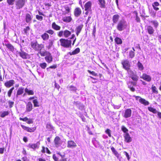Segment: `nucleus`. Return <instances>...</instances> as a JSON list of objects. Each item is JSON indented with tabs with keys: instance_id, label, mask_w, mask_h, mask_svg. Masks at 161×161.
Masks as SVG:
<instances>
[{
	"instance_id": "nucleus-1",
	"label": "nucleus",
	"mask_w": 161,
	"mask_h": 161,
	"mask_svg": "<svg viewBox=\"0 0 161 161\" xmlns=\"http://www.w3.org/2000/svg\"><path fill=\"white\" fill-rule=\"evenodd\" d=\"M59 41L60 45L62 47L66 48L71 47L72 43L71 40L62 38L59 40Z\"/></svg>"
},
{
	"instance_id": "nucleus-2",
	"label": "nucleus",
	"mask_w": 161,
	"mask_h": 161,
	"mask_svg": "<svg viewBox=\"0 0 161 161\" xmlns=\"http://www.w3.org/2000/svg\"><path fill=\"white\" fill-rule=\"evenodd\" d=\"M31 45L32 48L35 51L41 50L44 46L42 44H38L37 41L31 42Z\"/></svg>"
},
{
	"instance_id": "nucleus-3",
	"label": "nucleus",
	"mask_w": 161,
	"mask_h": 161,
	"mask_svg": "<svg viewBox=\"0 0 161 161\" xmlns=\"http://www.w3.org/2000/svg\"><path fill=\"white\" fill-rule=\"evenodd\" d=\"M121 64L123 66V68L128 71L130 69V64L129 60L127 59L123 60L121 62Z\"/></svg>"
},
{
	"instance_id": "nucleus-4",
	"label": "nucleus",
	"mask_w": 161,
	"mask_h": 161,
	"mask_svg": "<svg viewBox=\"0 0 161 161\" xmlns=\"http://www.w3.org/2000/svg\"><path fill=\"white\" fill-rule=\"evenodd\" d=\"M127 26V23L125 20H122L119 22L117 28L119 30H122L125 29Z\"/></svg>"
},
{
	"instance_id": "nucleus-5",
	"label": "nucleus",
	"mask_w": 161,
	"mask_h": 161,
	"mask_svg": "<svg viewBox=\"0 0 161 161\" xmlns=\"http://www.w3.org/2000/svg\"><path fill=\"white\" fill-rule=\"evenodd\" d=\"M25 0H16L15 7L17 9H20L23 7L25 3Z\"/></svg>"
},
{
	"instance_id": "nucleus-6",
	"label": "nucleus",
	"mask_w": 161,
	"mask_h": 161,
	"mask_svg": "<svg viewBox=\"0 0 161 161\" xmlns=\"http://www.w3.org/2000/svg\"><path fill=\"white\" fill-rule=\"evenodd\" d=\"M21 126L24 130L28 132H34L36 129V126L33 127H28L25 126L23 125H21Z\"/></svg>"
},
{
	"instance_id": "nucleus-7",
	"label": "nucleus",
	"mask_w": 161,
	"mask_h": 161,
	"mask_svg": "<svg viewBox=\"0 0 161 161\" xmlns=\"http://www.w3.org/2000/svg\"><path fill=\"white\" fill-rule=\"evenodd\" d=\"M128 87L130 90L132 92H134L135 91V88L133 87V86H136V83L134 81H129L127 83Z\"/></svg>"
},
{
	"instance_id": "nucleus-8",
	"label": "nucleus",
	"mask_w": 161,
	"mask_h": 161,
	"mask_svg": "<svg viewBox=\"0 0 161 161\" xmlns=\"http://www.w3.org/2000/svg\"><path fill=\"white\" fill-rule=\"evenodd\" d=\"M140 78L148 82L151 81L152 80L151 77L146 73L142 74V76H140Z\"/></svg>"
},
{
	"instance_id": "nucleus-9",
	"label": "nucleus",
	"mask_w": 161,
	"mask_h": 161,
	"mask_svg": "<svg viewBox=\"0 0 161 161\" xmlns=\"http://www.w3.org/2000/svg\"><path fill=\"white\" fill-rule=\"evenodd\" d=\"M54 142L55 146L57 147H59L61 144L60 138L58 136L55 137Z\"/></svg>"
},
{
	"instance_id": "nucleus-10",
	"label": "nucleus",
	"mask_w": 161,
	"mask_h": 161,
	"mask_svg": "<svg viewBox=\"0 0 161 161\" xmlns=\"http://www.w3.org/2000/svg\"><path fill=\"white\" fill-rule=\"evenodd\" d=\"M40 144L39 142H37L36 143L30 144H29L28 147L34 150H35L36 149L39 148Z\"/></svg>"
},
{
	"instance_id": "nucleus-11",
	"label": "nucleus",
	"mask_w": 161,
	"mask_h": 161,
	"mask_svg": "<svg viewBox=\"0 0 161 161\" xmlns=\"http://www.w3.org/2000/svg\"><path fill=\"white\" fill-rule=\"evenodd\" d=\"M131 74L130 75V78L134 81L137 82L138 80V77L137 75L133 71H130Z\"/></svg>"
},
{
	"instance_id": "nucleus-12",
	"label": "nucleus",
	"mask_w": 161,
	"mask_h": 161,
	"mask_svg": "<svg viewBox=\"0 0 161 161\" xmlns=\"http://www.w3.org/2000/svg\"><path fill=\"white\" fill-rule=\"evenodd\" d=\"M77 146L76 143L72 140L68 141L67 142V147L68 148H74Z\"/></svg>"
},
{
	"instance_id": "nucleus-13",
	"label": "nucleus",
	"mask_w": 161,
	"mask_h": 161,
	"mask_svg": "<svg viewBox=\"0 0 161 161\" xmlns=\"http://www.w3.org/2000/svg\"><path fill=\"white\" fill-rule=\"evenodd\" d=\"M132 111L130 108L126 109L124 112V117L125 118H127L130 117L131 115Z\"/></svg>"
},
{
	"instance_id": "nucleus-14",
	"label": "nucleus",
	"mask_w": 161,
	"mask_h": 161,
	"mask_svg": "<svg viewBox=\"0 0 161 161\" xmlns=\"http://www.w3.org/2000/svg\"><path fill=\"white\" fill-rule=\"evenodd\" d=\"M124 141L127 143H129L131 142L132 138L129 133H126L124 135Z\"/></svg>"
},
{
	"instance_id": "nucleus-15",
	"label": "nucleus",
	"mask_w": 161,
	"mask_h": 161,
	"mask_svg": "<svg viewBox=\"0 0 161 161\" xmlns=\"http://www.w3.org/2000/svg\"><path fill=\"white\" fill-rule=\"evenodd\" d=\"M14 84V81L13 80H11L7 81L4 83V86L7 88H9L13 86Z\"/></svg>"
},
{
	"instance_id": "nucleus-16",
	"label": "nucleus",
	"mask_w": 161,
	"mask_h": 161,
	"mask_svg": "<svg viewBox=\"0 0 161 161\" xmlns=\"http://www.w3.org/2000/svg\"><path fill=\"white\" fill-rule=\"evenodd\" d=\"M45 58L46 61L48 63H51L53 60V58L50 53L45 57Z\"/></svg>"
},
{
	"instance_id": "nucleus-17",
	"label": "nucleus",
	"mask_w": 161,
	"mask_h": 161,
	"mask_svg": "<svg viewBox=\"0 0 161 161\" xmlns=\"http://www.w3.org/2000/svg\"><path fill=\"white\" fill-rule=\"evenodd\" d=\"M92 3L91 1H88L86 3L85 6V11H89L91 9Z\"/></svg>"
},
{
	"instance_id": "nucleus-18",
	"label": "nucleus",
	"mask_w": 161,
	"mask_h": 161,
	"mask_svg": "<svg viewBox=\"0 0 161 161\" xmlns=\"http://www.w3.org/2000/svg\"><path fill=\"white\" fill-rule=\"evenodd\" d=\"M20 56L23 59H26L28 56V54L23 51H21L19 52Z\"/></svg>"
},
{
	"instance_id": "nucleus-19",
	"label": "nucleus",
	"mask_w": 161,
	"mask_h": 161,
	"mask_svg": "<svg viewBox=\"0 0 161 161\" xmlns=\"http://www.w3.org/2000/svg\"><path fill=\"white\" fill-rule=\"evenodd\" d=\"M32 109V105L31 102H29L26 105V111L27 112H30Z\"/></svg>"
},
{
	"instance_id": "nucleus-20",
	"label": "nucleus",
	"mask_w": 161,
	"mask_h": 161,
	"mask_svg": "<svg viewBox=\"0 0 161 161\" xmlns=\"http://www.w3.org/2000/svg\"><path fill=\"white\" fill-rule=\"evenodd\" d=\"M5 45L10 51L12 52L14 51V47L10 43H5Z\"/></svg>"
},
{
	"instance_id": "nucleus-21",
	"label": "nucleus",
	"mask_w": 161,
	"mask_h": 161,
	"mask_svg": "<svg viewBox=\"0 0 161 161\" xmlns=\"http://www.w3.org/2000/svg\"><path fill=\"white\" fill-rule=\"evenodd\" d=\"M24 88L23 87H19L16 93V97H18V96L22 95L24 92Z\"/></svg>"
},
{
	"instance_id": "nucleus-22",
	"label": "nucleus",
	"mask_w": 161,
	"mask_h": 161,
	"mask_svg": "<svg viewBox=\"0 0 161 161\" xmlns=\"http://www.w3.org/2000/svg\"><path fill=\"white\" fill-rule=\"evenodd\" d=\"M74 13L75 16H79L81 14L80 9L79 8H76L75 10Z\"/></svg>"
},
{
	"instance_id": "nucleus-23",
	"label": "nucleus",
	"mask_w": 161,
	"mask_h": 161,
	"mask_svg": "<svg viewBox=\"0 0 161 161\" xmlns=\"http://www.w3.org/2000/svg\"><path fill=\"white\" fill-rule=\"evenodd\" d=\"M62 19L64 22L67 23L71 22L72 19L70 16L63 17Z\"/></svg>"
},
{
	"instance_id": "nucleus-24",
	"label": "nucleus",
	"mask_w": 161,
	"mask_h": 161,
	"mask_svg": "<svg viewBox=\"0 0 161 161\" xmlns=\"http://www.w3.org/2000/svg\"><path fill=\"white\" fill-rule=\"evenodd\" d=\"M80 51V50L79 48L78 47L76 48L75 50L73 51L72 52H69V54L71 56L74 55L78 53Z\"/></svg>"
},
{
	"instance_id": "nucleus-25",
	"label": "nucleus",
	"mask_w": 161,
	"mask_h": 161,
	"mask_svg": "<svg viewBox=\"0 0 161 161\" xmlns=\"http://www.w3.org/2000/svg\"><path fill=\"white\" fill-rule=\"evenodd\" d=\"M111 149L115 156L117 158H119V154L113 147H111Z\"/></svg>"
},
{
	"instance_id": "nucleus-26",
	"label": "nucleus",
	"mask_w": 161,
	"mask_h": 161,
	"mask_svg": "<svg viewBox=\"0 0 161 161\" xmlns=\"http://www.w3.org/2000/svg\"><path fill=\"white\" fill-rule=\"evenodd\" d=\"M64 9L65 11L63 12V15H65L69 13L70 12V8L67 6H66L64 7Z\"/></svg>"
},
{
	"instance_id": "nucleus-27",
	"label": "nucleus",
	"mask_w": 161,
	"mask_h": 161,
	"mask_svg": "<svg viewBox=\"0 0 161 161\" xmlns=\"http://www.w3.org/2000/svg\"><path fill=\"white\" fill-rule=\"evenodd\" d=\"M139 102L145 106L148 105L149 103L148 101H146L145 99L142 98H140Z\"/></svg>"
},
{
	"instance_id": "nucleus-28",
	"label": "nucleus",
	"mask_w": 161,
	"mask_h": 161,
	"mask_svg": "<svg viewBox=\"0 0 161 161\" xmlns=\"http://www.w3.org/2000/svg\"><path fill=\"white\" fill-rule=\"evenodd\" d=\"M9 114L8 111H5L1 113L0 116L1 118H4L5 117L8 116Z\"/></svg>"
},
{
	"instance_id": "nucleus-29",
	"label": "nucleus",
	"mask_w": 161,
	"mask_h": 161,
	"mask_svg": "<svg viewBox=\"0 0 161 161\" xmlns=\"http://www.w3.org/2000/svg\"><path fill=\"white\" fill-rule=\"evenodd\" d=\"M32 19V17L30 14H26L25 21L27 23H30Z\"/></svg>"
},
{
	"instance_id": "nucleus-30",
	"label": "nucleus",
	"mask_w": 161,
	"mask_h": 161,
	"mask_svg": "<svg viewBox=\"0 0 161 161\" xmlns=\"http://www.w3.org/2000/svg\"><path fill=\"white\" fill-rule=\"evenodd\" d=\"M119 16L118 14H115L113 17V21L114 23H116L119 19Z\"/></svg>"
},
{
	"instance_id": "nucleus-31",
	"label": "nucleus",
	"mask_w": 161,
	"mask_h": 161,
	"mask_svg": "<svg viewBox=\"0 0 161 161\" xmlns=\"http://www.w3.org/2000/svg\"><path fill=\"white\" fill-rule=\"evenodd\" d=\"M41 37L44 41L47 40L49 38V36L47 33H44L41 35Z\"/></svg>"
},
{
	"instance_id": "nucleus-32",
	"label": "nucleus",
	"mask_w": 161,
	"mask_h": 161,
	"mask_svg": "<svg viewBox=\"0 0 161 161\" xmlns=\"http://www.w3.org/2000/svg\"><path fill=\"white\" fill-rule=\"evenodd\" d=\"M99 2V4L101 8H105V2L104 0H98Z\"/></svg>"
},
{
	"instance_id": "nucleus-33",
	"label": "nucleus",
	"mask_w": 161,
	"mask_h": 161,
	"mask_svg": "<svg viewBox=\"0 0 161 161\" xmlns=\"http://www.w3.org/2000/svg\"><path fill=\"white\" fill-rule=\"evenodd\" d=\"M132 49L133 51H130L129 53L130 57L131 58H134L135 55V53L134 52L135 51V50L133 47H132Z\"/></svg>"
},
{
	"instance_id": "nucleus-34",
	"label": "nucleus",
	"mask_w": 161,
	"mask_h": 161,
	"mask_svg": "<svg viewBox=\"0 0 161 161\" xmlns=\"http://www.w3.org/2000/svg\"><path fill=\"white\" fill-rule=\"evenodd\" d=\"M67 88H69V90L70 91L74 92H76L77 90V89L76 87L73 85H71L67 87Z\"/></svg>"
},
{
	"instance_id": "nucleus-35",
	"label": "nucleus",
	"mask_w": 161,
	"mask_h": 161,
	"mask_svg": "<svg viewBox=\"0 0 161 161\" xmlns=\"http://www.w3.org/2000/svg\"><path fill=\"white\" fill-rule=\"evenodd\" d=\"M114 41L117 44H121L122 43V40L119 37H117L114 39Z\"/></svg>"
},
{
	"instance_id": "nucleus-36",
	"label": "nucleus",
	"mask_w": 161,
	"mask_h": 161,
	"mask_svg": "<svg viewBox=\"0 0 161 161\" xmlns=\"http://www.w3.org/2000/svg\"><path fill=\"white\" fill-rule=\"evenodd\" d=\"M25 91L28 95H33L34 94V92L33 91L29 90L27 88L25 89Z\"/></svg>"
},
{
	"instance_id": "nucleus-37",
	"label": "nucleus",
	"mask_w": 161,
	"mask_h": 161,
	"mask_svg": "<svg viewBox=\"0 0 161 161\" xmlns=\"http://www.w3.org/2000/svg\"><path fill=\"white\" fill-rule=\"evenodd\" d=\"M148 109L149 111L154 114H157L158 112L156 109L151 107H148Z\"/></svg>"
},
{
	"instance_id": "nucleus-38",
	"label": "nucleus",
	"mask_w": 161,
	"mask_h": 161,
	"mask_svg": "<svg viewBox=\"0 0 161 161\" xmlns=\"http://www.w3.org/2000/svg\"><path fill=\"white\" fill-rule=\"evenodd\" d=\"M52 28L56 30H58L60 29V27L57 25L55 22L53 23L52 25Z\"/></svg>"
},
{
	"instance_id": "nucleus-39",
	"label": "nucleus",
	"mask_w": 161,
	"mask_h": 161,
	"mask_svg": "<svg viewBox=\"0 0 161 161\" xmlns=\"http://www.w3.org/2000/svg\"><path fill=\"white\" fill-rule=\"evenodd\" d=\"M151 89L152 90V91L153 93L156 94L158 93V90H157L156 87L153 85H152Z\"/></svg>"
},
{
	"instance_id": "nucleus-40",
	"label": "nucleus",
	"mask_w": 161,
	"mask_h": 161,
	"mask_svg": "<svg viewBox=\"0 0 161 161\" xmlns=\"http://www.w3.org/2000/svg\"><path fill=\"white\" fill-rule=\"evenodd\" d=\"M137 65L138 69L141 70H142L144 69V67L142 64L140 62L138 61L137 63Z\"/></svg>"
},
{
	"instance_id": "nucleus-41",
	"label": "nucleus",
	"mask_w": 161,
	"mask_h": 161,
	"mask_svg": "<svg viewBox=\"0 0 161 161\" xmlns=\"http://www.w3.org/2000/svg\"><path fill=\"white\" fill-rule=\"evenodd\" d=\"M46 127L49 130H51L54 129L53 127L50 123H47V124Z\"/></svg>"
},
{
	"instance_id": "nucleus-42",
	"label": "nucleus",
	"mask_w": 161,
	"mask_h": 161,
	"mask_svg": "<svg viewBox=\"0 0 161 161\" xmlns=\"http://www.w3.org/2000/svg\"><path fill=\"white\" fill-rule=\"evenodd\" d=\"M33 103L34 104V107H39L40 105L37 99H35L33 100Z\"/></svg>"
},
{
	"instance_id": "nucleus-43",
	"label": "nucleus",
	"mask_w": 161,
	"mask_h": 161,
	"mask_svg": "<svg viewBox=\"0 0 161 161\" xmlns=\"http://www.w3.org/2000/svg\"><path fill=\"white\" fill-rule=\"evenodd\" d=\"M14 87H13L9 90L8 91L7 93L8 96L9 97H10L11 96V94L13 92V90L14 89Z\"/></svg>"
},
{
	"instance_id": "nucleus-44",
	"label": "nucleus",
	"mask_w": 161,
	"mask_h": 161,
	"mask_svg": "<svg viewBox=\"0 0 161 161\" xmlns=\"http://www.w3.org/2000/svg\"><path fill=\"white\" fill-rule=\"evenodd\" d=\"M49 53L50 52H49L48 51H45L43 52H42L41 51V50H40L39 53L40 54V55L41 56L43 57L44 56H46L48 55V54H49Z\"/></svg>"
},
{
	"instance_id": "nucleus-45",
	"label": "nucleus",
	"mask_w": 161,
	"mask_h": 161,
	"mask_svg": "<svg viewBox=\"0 0 161 161\" xmlns=\"http://www.w3.org/2000/svg\"><path fill=\"white\" fill-rule=\"evenodd\" d=\"M53 41L52 40H49L48 42V45L46 46V47L48 49H50L51 47H52L53 45Z\"/></svg>"
},
{
	"instance_id": "nucleus-46",
	"label": "nucleus",
	"mask_w": 161,
	"mask_h": 161,
	"mask_svg": "<svg viewBox=\"0 0 161 161\" xmlns=\"http://www.w3.org/2000/svg\"><path fill=\"white\" fill-rule=\"evenodd\" d=\"M71 33L69 31H64V36L66 37H68L70 35Z\"/></svg>"
},
{
	"instance_id": "nucleus-47",
	"label": "nucleus",
	"mask_w": 161,
	"mask_h": 161,
	"mask_svg": "<svg viewBox=\"0 0 161 161\" xmlns=\"http://www.w3.org/2000/svg\"><path fill=\"white\" fill-rule=\"evenodd\" d=\"M39 66L41 67L43 69H45L47 66V64L44 62V63H40L39 64Z\"/></svg>"
},
{
	"instance_id": "nucleus-48",
	"label": "nucleus",
	"mask_w": 161,
	"mask_h": 161,
	"mask_svg": "<svg viewBox=\"0 0 161 161\" xmlns=\"http://www.w3.org/2000/svg\"><path fill=\"white\" fill-rule=\"evenodd\" d=\"M152 24L154 25V26L156 28L158 26V22L156 21L153 20L151 21Z\"/></svg>"
},
{
	"instance_id": "nucleus-49",
	"label": "nucleus",
	"mask_w": 161,
	"mask_h": 161,
	"mask_svg": "<svg viewBox=\"0 0 161 161\" xmlns=\"http://www.w3.org/2000/svg\"><path fill=\"white\" fill-rule=\"evenodd\" d=\"M121 130H122L124 133H128V130L124 126H122L121 127Z\"/></svg>"
},
{
	"instance_id": "nucleus-50",
	"label": "nucleus",
	"mask_w": 161,
	"mask_h": 161,
	"mask_svg": "<svg viewBox=\"0 0 161 161\" xmlns=\"http://www.w3.org/2000/svg\"><path fill=\"white\" fill-rule=\"evenodd\" d=\"M87 71L88 73H89L90 74H92V75H93L94 76H97L98 75L97 73H96L94 71H91L89 70H88Z\"/></svg>"
},
{
	"instance_id": "nucleus-51",
	"label": "nucleus",
	"mask_w": 161,
	"mask_h": 161,
	"mask_svg": "<svg viewBox=\"0 0 161 161\" xmlns=\"http://www.w3.org/2000/svg\"><path fill=\"white\" fill-rule=\"evenodd\" d=\"M105 132L108 135L109 137H111V131L109 129H107L106 131H105Z\"/></svg>"
},
{
	"instance_id": "nucleus-52",
	"label": "nucleus",
	"mask_w": 161,
	"mask_h": 161,
	"mask_svg": "<svg viewBox=\"0 0 161 161\" xmlns=\"http://www.w3.org/2000/svg\"><path fill=\"white\" fill-rule=\"evenodd\" d=\"M15 0H7V2L9 5H13L14 4Z\"/></svg>"
},
{
	"instance_id": "nucleus-53",
	"label": "nucleus",
	"mask_w": 161,
	"mask_h": 161,
	"mask_svg": "<svg viewBox=\"0 0 161 161\" xmlns=\"http://www.w3.org/2000/svg\"><path fill=\"white\" fill-rule=\"evenodd\" d=\"M8 103L9 108H12L14 105V102L11 101H9L8 102Z\"/></svg>"
},
{
	"instance_id": "nucleus-54",
	"label": "nucleus",
	"mask_w": 161,
	"mask_h": 161,
	"mask_svg": "<svg viewBox=\"0 0 161 161\" xmlns=\"http://www.w3.org/2000/svg\"><path fill=\"white\" fill-rule=\"evenodd\" d=\"M19 120H20L26 122L28 120V118L26 117L24 118H19Z\"/></svg>"
},
{
	"instance_id": "nucleus-55",
	"label": "nucleus",
	"mask_w": 161,
	"mask_h": 161,
	"mask_svg": "<svg viewBox=\"0 0 161 161\" xmlns=\"http://www.w3.org/2000/svg\"><path fill=\"white\" fill-rule=\"evenodd\" d=\"M36 18L38 20L41 21L43 19V17L41 16L37 15H36Z\"/></svg>"
},
{
	"instance_id": "nucleus-56",
	"label": "nucleus",
	"mask_w": 161,
	"mask_h": 161,
	"mask_svg": "<svg viewBox=\"0 0 161 161\" xmlns=\"http://www.w3.org/2000/svg\"><path fill=\"white\" fill-rule=\"evenodd\" d=\"M6 149L4 147H0V153L1 154H3L4 151Z\"/></svg>"
},
{
	"instance_id": "nucleus-57",
	"label": "nucleus",
	"mask_w": 161,
	"mask_h": 161,
	"mask_svg": "<svg viewBox=\"0 0 161 161\" xmlns=\"http://www.w3.org/2000/svg\"><path fill=\"white\" fill-rule=\"evenodd\" d=\"M57 65L56 64H54L53 65L50 66L49 68H47V69H48L49 68L55 69L57 68Z\"/></svg>"
},
{
	"instance_id": "nucleus-58",
	"label": "nucleus",
	"mask_w": 161,
	"mask_h": 161,
	"mask_svg": "<svg viewBox=\"0 0 161 161\" xmlns=\"http://www.w3.org/2000/svg\"><path fill=\"white\" fill-rule=\"evenodd\" d=\"M124 153H125V154L126 155V156L127 159L128 160H129L130 159V157L129 156V155L128 153L126 151L124 152Z\"/></svg>"
},
{
	"instance_id": "nucleus-59",
	"label": "nucleus",
	"mask_w": 161,
	"mask_h": 161,
	"mask_svg": "<svg viewBox=\"0 0 161 161\" xmlns=\"http://www.w3.org/2000/svg\"><path fill=\"white\" fill-rule=\"evenodd\" d=\"M133 97H135L136 100H138L139 102H140V98H142V97L139 96H133Z\"/></svg>"
},
{
	"instance_id": "nucleus-60",
	"label": "nucleus",
	"mask_w": 161,
	"mask_h": 161,
	"mask_svg": "<svg viewBox=\"0 0 161 161\" xmlns=\"http://www.w3.org/2000/svg\"><path fill=\"white\" fill-rule=\"evenodd\" d=\"M46 147L44 146H42V149L41 150V152L43 153H46L45 151Z\"/></svg>"
},
{
	"instance_id": "nucleus-61",
	"label": "nucleus",
	"mask_w": 161,
	"mask_h": 161,
	"mask_svg": "<svg viewBox=\"0 0 161 161\" xmlns=\"http://www.w3.org/2000/svg\"><path fill=\"white\" fill-rule=\"evenodd\" d=\"M53 158L55 161H58V158L56 157L55 154H53Z\"/></svg>"
},
{
	"instance_id": "nucleus-62",
	"label": "nucleus",
	"mask_w": 161,
	"mask_h": 161,
	"mask_svg": "<svg viewBox=\"0 0 161 161\" xmlns=\"http://www.w3.org/2000/svg\"><path fill=\"white\" fill-rule=\"evenodd\" d=\"M159 5V3L157 2H154L153 4V7H157Z\"/></svg>"
},
{
	"instance_id": "nucleus-63",
	"label": "nucleus",
	"mask_w": 161,
	"mask_h": 161,
	"mask_svg": "<svg viewBox=\"0 0 161 161\" xmlns=\"http://www.w3.org/2000/svg\"><path fill=\"white\" fill-rule=\"evenodd\" d=\"M54 85H55V88H57L58 90H59V89L60 88V86L58 83H56L55 82Z\"/></svg>"
},
{
	"instance_id": "nucleus-64",
	"label": "nucleus",
	"mask_w": 161,
	"mask_h": 161,
	"mask_svg": "<svg viewBox=\"0 0 161 161\" xmlns=\"http://www.w3.org/2000/svg\"><path fill=\"white\" fill-rule=\"evenodd\" d=\"M83 27V25H79L77 27V30H81Z\"/></svg>"
}]
</instances>
